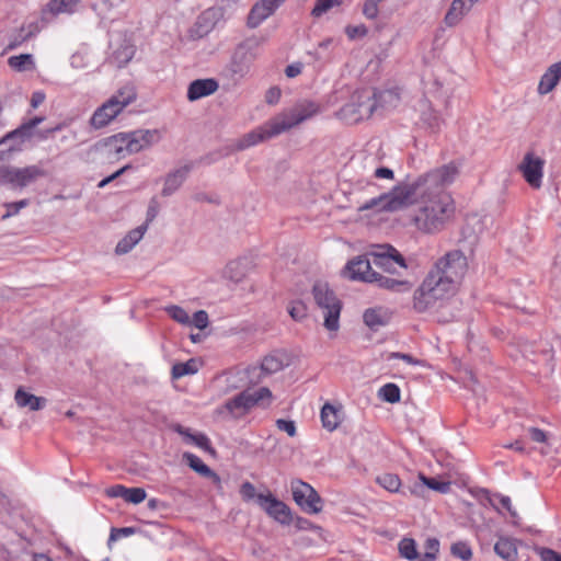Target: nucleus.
<instances>
[{"instance_id":"8","label":"nucleus","mask_w":561,"mask_h":561,"mask_svg":"<svg viewBox=\"0 0 561 561\" xmlns=\"http://www.w3.org/2000/svg\"><path fill=\"white\" fill-rule=\"evenodd\" d=\"M137 93L134 87L125 85L113 94L106 102L99 106L90 118V124L95 129L107 126L125 107L136 101Z\"/></svg>"},{"instance_id":"7","label":"nucleus","mask_w":561,"mask_h":561,"mask_svg":"<svg viewBox=\"0 0 561 561\" xmlns=\"http://www.w3.org/2000/svg\"><path fill=\"white\" fill-rule=\"evenodd\" d=\"M454 295L455 294L444 286L443 283H439L435 276L427 273L413 291L411 307L416 313H425Z\"/></svg>"},{"instance_id":"47","label":"nucleus","mask_w":561,"mask_h":561,"mask_svg":"<svg viewBox=\"0 0 561 561\" xmlns=\"http://www.w3.org/2000/svg\"><path fill=\"white\" fill-rule=\"evenodd\" d=\"M422 481L425 485H427L430 489L439 491V492H446L449 488L448 483L446 482H439L433 478H426L424 476H421Z\"/></svg>"},{"instance_id":"57","label":"nucleus","mask_w":561,"mask_h":561,"mask_svg":"<svg viewBox=\"0 0 561 561\" xmlns=\"http://www.w3.org/2000/svg\"><path fill=\"white\" fill-rule=\"evenodd\" d=\"M130 168V165H124L123 168H121L119 170H117L116 172H114L113 174H111L110 176L103 179L98 187L100 188H103L105 187L107 184H110L112 181H114L115 179H117L119 175L124 174L128 169Z\"/></svg>"},{"instance_id":"35","label":"nucleus","mask_w":561,"mask_h":561,"mask_svg":"<svg viewBox=\"0 0 561 561\" xmlns=\"http://www.w3.org/2000/svg\"><path fill=\"white\" fill-rule=\"evenodd\" d=\"M378 394L381 400L389 402V403H397L401 399L400 388L396 383H392V382L383 385L379 389Z\"/></svg>"},{"instance_id":"36","label":"nucleus","mask_w":561,"mask_h":561,"mask_svg":"<svg viewBox=\"0 0 561 561\" xmlns=\"http://www.w3.org/2000/svg\"><path fill=\"white\" fill-rule=\"evenodd\" d=\"M8 64L11 68L18 71H24L34 67L32 55L22 54L19 56H11L8 59Z\"/></svg>"},{"instance_id":"50","label":"nucleus","mask_w":561,"mask_h":561,"mask_svg":"<svg viewBox=\"0 0 561 561\" xmlns=\"http://www.w3.org/2000/svg\"><path fill=\"white\" fill-rule=\"evenodd\" d=\"M193 323L196 328L203 330L208 325V314L204 310H199L193 316Z\"/></svg>"},{"instance_id":"32","label":"nucleus","mask_w":561,"mask_h":561,"mask_svg":"<svg viewBox=\"0 0 561 561\" xmlns=\"http://www.w3.org/2000/svg\"><path fill=\"white\" fill-rule=\"evenodd\" d=\"M398 548H399V553L402 558L410 560V561H413V560L420 561L421 553L417 552L416 542L414 539L403 538L399 542Z\"/></svg>"},{"instance_id":"43","label":"nucleus","mask_w":561,"mask_h":561,"mask_svg":"<svg viewBox=\"0 0 561 561\" xmlns=\"http://www.w3.org/2000/svg\"><path fill=\"white\" fill-rule=\"evenodd\" d=\"M167 311L170 317L179 323L186 324L190 322L188 313L179 306H171L167 308Z\"/></svg>"},{"instance_id":"51","label":"nucleus","mask_w":561,"mask_h":561,"mask_svg":"<svg viewBox=\"0 0 561 561\" xmlns=\"http://www.w3.org/2000/svg\"><path fill=\"white\" fill-rule=\"evenodd\" d=\"M240 494L245 501L252 500L253 497L257 499L259 495L255 493V488L251 482L242 483L240 488Z\"/></svg>"},{"instance_id":"9","label":"nucleus","mask_w":561,"mask_h":561,"mask_svg":"<svg viewBox=\"0 0 561 561\" xmlns=\"http://www.w3.org/2000/svg\"><path fill=\"white\" fill-rule=\"evenodd\" d=\"M313 300L321 309L324 318L323 325L331 332L340 329V314L342 311V301L327 283L317 282L312 287Z\"/></svg>"},{"instance_id":"18","label":"nucleus","mask_w":561,"mask_h":561,"mask_svg":"<svg viewBox=\"0 0 561 561\" xmlns=\"http://www.w3.org/2000/svg\"><path fill=\"white\" fill-rule=\"evenodd\" d=\"M126 142H127L126 133H118L116 135H113L111 137H107L101 141H99L95 145V149L104 150L108 154H113L114 158L121 159L128 154L127 149H125V147L127 145Z\"/></svg>"},{"instance_id":"25","label":"nucleus","mask_w":561,"mask_h":561,"mask_svg":"<svg viewBox=\"0 0 561 561\" xmlns=\"http://www.w3.org/2000/svg\"><path fill=\"white\" fill-rule=\"evenodd\" d=\"M173 430L179 433L185 440V443L194 445L207 453L214 454L215 449L213 448L209 438L203 433H191L188 428L183 427L182 425H175Z\"/></svg>"},{"instance_id":"41","label":"nucleus","mask_w":561,"mask_h":561,"mask_svg":"<svg viewBox=\"0 0 561 561\" xmlns=\"http://www.w3.org/2000/svg\"><path fill=\"white\" fill-rule=\"evenodd\" d=\"M341 0H317L311 14L316 18L321 16L334 5H339Z\"/></svg>"},{"instance_id":"38","label":"nucleus","mask_w":561,"mask_h":561,"mask_svg":"<svg viewBox=\"0 0 561 561\" xmlns=\"http://www.w3.org/2000/svg\"><path fill=\"white\" fill-rule=\"evenodd\" d=\"M451 554L461 559L462 561H469L472 558V550L467 542L457 541L451 545Z\"/></svg>"},{"instance_id":"11","label":"nucleus","mask_w":561,"mask_h":561,"mask_svg":"<svg viewBox=\"0 0 561 561\" xmlns=\"http://www.w3.org/2000/svg\"><path fill=\"white\" fill-rule=\"evenodd\" d=\"M370 255L373 263L383 272L381 276L398 277L401 275V277L410 279L398 270L408 271L409 264L394 247L390 244L377 245V250L370 252Z\"/></svg>"},{"instance_id":"6","label":"nucleus","mask_w":561,"mask_h":561,"mask_svg":"<svg viewBox=\"0 0 561 561\" xmlns=\"http://www.w3.org/2000/svg\"><path fill=\"white\" fill-rule=\"evenodd\" d=\"M467 268L466 255L460 250H453L440 257L428 273L456 294Z\"/></svg>"},{"instance_id":"61","label":"nucleus","mask_w":561,"mask_h":561,"mask_svg":"<svg viewBox=\"0 0 561 561\" xmlns=\"http://www.w3.org/2000/svg\"><path fill=\"white\" fill-rule=\"evenodd\" d=\"M500 504L501 506L506 510L512 517H516L517 513L512 506V501L508 496H500Z\"/></svg>"},{"instance_id":"48","label":"nucleus","mask_w":561,"mask_h":561,"mask_svg":"<svg viewBox=\"0 0 561 561\" xmlns=\"http://www.w3.org/2000/svg\"><path fill=\"white\" fill-rule=\"evenodd\" d=\"M391 358L402 359L407 364L413 365V366H421L423 364V362L421 359H417V358L411 356L410 354H404V353H399V352L391 353L389 355V359H391Z\"/></svg>"},{"instance_id":"45","label":"nucleus","mask_w":561,"mask_h":561,"mask_svg":"<svg viewBox=\"0 0 561 561\" xmlns=\"http://www.w3.org/2000/svg\"><path fill=\"white\" fill-rule=\"evenodd\" d=\"M368 33V30L367 27L364 25V24H359V25H347L345 27V34L347 35V37L353 41L357 37H364L366 36Z\"/></svg>"},{"instance_id":"13","label":"nucleus","mask_w":561,"mask_h":561,"mask_svg":"<svg viewBox=\"0 0 561 561\" xmlns=\"http://www.w3.org/2000/svg\"><path fill=\"white\" fill-rule=\"evenodd\" d=\"M44 175V170L37 165L0 168V182H5L12 190H23Z\"/></svg>"},{"instance_id":"63","label":"nucleus","mask_w":561,"mask_h":561,"mask_svg":"<svg viewBox=\"0 0 561 561\" xmlns=\"http://www.w3.org/2000/svg\"><path fill=\"white\" fill-rule=\"evenodd\" d=\"M506 448H510V449H514V450H517V451H523L524 450V446L523 444L519 442V440H516L510 445H506L505 446Z\"/></svg>"},{"instance_id":"59","label":"nucleus","mask_w":561,"mask_h":561,"mask_svg":"<svg viewBox=\"0 0 561 561\" xmlns=\"http://www.w3.org/2000/svg\"><path fill=\"white\" fill-rule=\"evenodd\" d=\"M134 247V243H131L127 237L123 238L116 245V253L117 254H125L128 251H130Z\"/></svg>"},{"instance_id":"29","label":"nucleus","mask_w":561,"mask_h":561,"mask_svg":"<svg viewBox=\"0 0 561 561\" xmlns=\"http://www.w3.org/2000/svg\"><path fill=\"white\" fill-rule=\"evenodd\" d=\"M364 322L369 328H378L381 325H386L390 320V313L386 308L376 307L367 309L364 312Z\"/></svg>"},{"instance_id":"16","label":"nucleus","mask_w":561,"mask_h":561,"mask_svg":"<svg viewBox=\"0 0 561 561\" xmlns=\"http://www.w3.org/2000/svg\"><path fill=\"white\" fill-rule=\"evenodd\" d=\"M160 139V134L158 130H135L131 133H126L127 145L125 149H127V153H137L145 148L150 147L152 144L158 142Z\"/></svg>"},{"instance_id":"30","label":"nucleus","mask_w":561,"mask_h":561,"mask_svg":"<svg viewBox=\"0 0 561 561\" xmlns=\"http://www.w3.org/2000/svg\"><path fill=\"white\" fill-rule=\"evenodd\" d=\"M190 172V167L184 165L176 171L170 173L164 181V186L162 188V195L168 196L171 195L173 192H175L183 181L185 180L186 175Z\"/></svg>"},{"instance_id":"62","label":"nucleus","mask_w":561,"mask_h":561,"mask_svg":"<svg viewBox=\"0 0 561 561\" xmlns=\"http://www.w3.org/2000/svg\"><path fill=\"white\" fill-rule=\"evenodd\" d=\"M45 101V93L42 91H36L32 94L31 98V106L33 108L38 107Z\"/></svg>"},{"instance_id":"52","label":"nucleus","mask_w":561,"mask_h":561,"mask_svg":"<svg viewBox=\"0 0 561 561\" xmlns=\"http://www.w3.org/2000/svg\"><path fill=\"white\" fill-rule=\"evenodd\" d=\"M134 533L135 530L131 527L112 528L110 534V541L118 540L119 538L133 535Z\"/></svg>"},{"instance_id":"19","label":"nucleus","mask_w":561,"mask_h":561,"mask_svg":"<svg viewBox=\"0 0 561 561\" xmlns=\"http://www.w3.org/2000/svg\"><path fill=\"white\" fill-rule=\"evenodd\" d=\"M110 497H121L127 503L139 504L147 497V493L142 488H126L122 484H116L106 490Z\"/></svg>"},{"instance_id":"58","label":"nucleus","mask_w":561,"mask_h":561,"mask_svg":"<svg viewBox=\"0 0 561 561\" xmlns=\"http://www.w3.org/2000/svg\"><path fill=\"white\" fill-rule=\"evenodd\" d=\"M376 179L393 180L394 173L391 169L386 167L377 168L374 172Z\"/></svg>"},{"instance_id":"23","label":"nucleus","mask_w":561,"mask_h":561,"mask_svg":"<svg viewBox=\"0 0 561 561\" xmlns=\"http://www.w3.org/2000/svg\"><path fill=\"white\" fill-rule=\"evenodd\" d=\"M14 401L21 409L39 411L46 405L47 400L44 397H37L27 392L23 387H19L14 393Z\"/></svg>"},{"instance_id":"54","label":"nucleus","mask_w":561,"mask_h":561,"mask_svg":"<svg viewBox=\"0 0 561 561\" xmlns=\"http://www.w3.org/2000/svg\"><path fill=\"white\" fill-rule=\"evenodd\" d=\"M282 95V91L277 87H272L267 90L265 94V100L268 104H276Z\"/></svg>"},{"instance_id":"27","label":"nucleus","mask_w":561,"mask_h":561,"mask_svg":"<svg viewBox=\"0 0 561 561\" xmlns=\"http://www.w3.org/2000/svg\"><path fill=\"white\" fill-rule=\"evenodd\" d=\"M494 551L506 561H516L518 557V541L515 538L502 536L495 542Z\"/></svg>"},{"instance_id":"60","label":"nucleus","mask_w":561,"mask_h":561,"mask_svg":"<svg viewBox=\"0 0 561 561\" xmlns=\"http://www.w3.org/2000/svg\"><path fill=\"white\" fill-rule=\"evenodd\" d=\"M302 71V64L301 62H295L291 65H288L285 69V73L288 78H295L299 76Z\"/></svg>"},{"instance_id":"44","label":"nucleus","mask_w":561,"mask_h":561,"mask_svg":"<svg viewBox=\"0 0 561 561\" xmlns=\"http://www.w3.org/2000/svg\"><path fill=\"white\" fill-rule=\"evenodd\" d=\"M381 0H366L363 5V14L368 20H375L379 13V3Z\"/></svg>"},{"instance_id":"10","label":"nucleus","mask_w":561,"mask_h":561,"mask_svg":"<svg viewBox=\"0 0 561 561\" xmlns=\"http://www.w3.org/2000/svg\"><path fill=\"white\" fill-rule=\"evenodd\" d=\"M265 400L268 405L272 400V392L268 388L262 387L255 391L245 390L226 401L220 408V412L227 411L232 417L240 419Z\"/></svg>"},{"instance_id":"4","label":"nucleus","mask_w":561,"mask_h":561,"mask_svg":"<svg viewBox=\"0 0 561 561\" xmlns=\"http://www.w3.org/2000/svg\"><path fill=\"white\" fill-rule=\"evenodd\" d=\"M344 274L352 280L376 283L379 288L394 294H409L413 288V282L401 277V275L398 277L381 276V273L371 268V263L365 255L351 260L345 266Z\"/></svg>"},{"instance_id":"21","label":"nucleus","mask_w":561,"mask_h":561,"mask_svg":"<svg viewBox=\"0 0 561 561\" xmlns=\"http://www.w3.org/2000/svg\"><path fill=\"white\" fill-rule=\"evenodd\" d=\"M183 459L185 460L186 465L196 473L210 479L218 489L221 488L220 477L215 471H213L198 456L192 453H184Z\"/></svg>"},{"instance_id":"26","label":"nucleus","mask_w":561,"mask_h":561,"mask_svg":"<svg viewBox=\"0 0 561 561\" xmlns=\"http://www.w3.org/2000/svg\"><path fill=\"white\" fill-rule=\"evenodd\" d=\"M320 419L323 428L329 432L335 431L342 422V409L331 403H324L321 408Z\"/></svg>"},{"instance_id":"1","label":"nucleus","mask_w":561,"mask_h":561,"mask_svg":"<svg viewBox=\"0 0 561 561\" xmlns=\"http://www.w3.org/2000/svg\"><path fill=\"white\" fill-rule=\"evenodd\" d=\"M454 182L426 185L417 198L416 207L410 214V225L414 229L427 236H434L444 231L456 217V201L447 186Z\"/></svg>"},{"instance_id":"15","label":"nucleus","mask_w":561,"mask_h":561,"mask_svg":"<svg viewBox=\"0 0 561 561\" xmlns=\"http://www.w3.org/2000/svg\"><path fill=\"white\" fill-rule=\"evenodd\" d=\"M543 165V159L535 156L533 152H527L522 163L518 165V169L522 172L526 182L530 186L538 188L541 185Z\"/></svg>"},{"instance_id":"39","label":"nucleus","mask_w":561,"mask_h":561,"mask_svg":"<svg viewBox=\"0 0 561 561\" xmlns=\"http://www.w3.org/2000/svg\"><path fill=\"white\" fill-rule=\"evenodd\" d=\"M261 368L267 374H274L282 370L283 362L274 355H268L263 358Z\"/></svg>"},{"instance_id":"46","label":"nucleus","mask_w":561,"mask_h":561,"mask_svg":"<svg viewBox=\"0 0 561 561\" xmlns=\"http://www.w3.org/2000/svg\"><path fill=\"white\" fill-rule=\"evenodd\" d=\"M276 426L279 431L286 432L290 437L296 435V425L294 421L278 419Z\"/></svg>"},{"instance_id":"14","label":"nucleus","mask_w":561,"mask_h":561,"mask_svg":"<svg viewBox=\"0 0 561 561\" xmlns=\"http://www.w3.org/2000/svg\"><path fill=\"white\" fill-rule=\"evenodd\" d=\"M257 504L264 512L283 525H289L293 522V514L290 507L276 499L271 492L267 494L257 495Z\"/></svg>"},{"instance_id":"49","label":"nucleus","mask_w":561,"mask_h":561,"mask_svg":"<svg viewBox=\"0 0 561 561\" xmlns=\"http://www.w3.org/2000/svg\"><path fill=\"white\" fill-rule=\"evenodd\" d=\"M539 556L541 561H561V553L550 548H541Z\"/></svg>"},{"instance_id":"2","label":"nucleus","mask_w":561,"mask_h":561,"mask_svg":"<svg viewBox=\"0 0 561 561\" xmlns=\"http://www.w3.org/2000/svg\"><path fill=\"white\" fill-rule=\"evenodd\" d=\"M459 175V165L451 161L440 167L434 168L420 176L413 182H402L394 185L388 193L381 194L376 198L360 207V210H368L380 205L382 210L397 211L408 208L412 204H417V198L428 184L436 185L439 183L455 182Z\"/></svg>"},{"instance_id":"37","label":"nucleus","mask_w":561,"mask_h":561,"mask_svg":"<svg viewBox=\"0 0 561 561\" xmlns=\"http://www.w3.org/2000/svg\"><path fill=\"white\" fill-rule=\"evenodd\" d=\"M439 551V541L436 538H427L424 542V552L420 556V561H434Z\"/></svg>"},{"instance_id":"5","label":"nucleus","mask_w":561,"mask_h":561,"mask_svg":"<svg viewBox=\"0 0 561 561\" xmlns=\"http://www.w3.org/2000/svg\"><path fill=\"white\" fill-rule=\"evenodd\" d=\"M391 91L377 93L370 89L357 90L353 93L348 103L341 107L337 117L346 124H356L369 118L378 106V100L383 99Z\"/></svg>"},{"instance_id":"56","label":"nucleus","mask_w":561,"mask_h":561,"mask_svg":"<svg viewBox=\"0 0 561 561\" xmlns=\"http://www.w3.org/2000/svg\"><path fill=\"white\" fill-rule=\"evenodd\" d=\"M293 522L298 530H311L314 527L309 519L301 516H296V518L293 517Z\"/></svg>"},{"instance_id":"3","label":"nucleus","mask_w":561,"mask_h":561,"mask_svg":"<svg viewBox=\"0 0 561 561\" xmlns=\"http://www.w3.org/2000/svg\"><path fill=\"white\" fill-rule=\"evenodd\" d=\"M319 112V107L311 102L301 103L288 111H284L267 121L262 126L245 134L240 140L239 148L255 146L266 139L278 136L284 131L299 125Z\"/></svg>"},{"instance_id":"34","label":"nucleus","mask_w":561,"mask_h":561,"mask_svg":"<svg viewBox=\"0 0 561 561\" xmlns=\"http://www.w3.org/2000/svg\"><path fill=\"white\" fill-rule=\"evenodd\" d=\"M245 262L242 260H236L227 264L225 273L230 279L240 282L245 276Z\"/></svg>"},{"instance_id":"12","label":"nucleus","mask_w":561,"mask_h":561,"mask_svg":"<svg viewBox=\"0 0 561 561\" xmlns=\"http://www.w3.org/2000/svg\"><path fill=\"white\" fill-rule=\"evenodd\" d=\"M290 490L295 503L307 514H319L323 510V500L314 488L300 480L290 482Z\"/></svg>"},{"instance_id":"42","label":"nucleus","mask_w":561,"mask_h":561,"mask_svg":"<svg viewBox=\"0 0 561 561\" xmlns=\"http://www.w3.org/2000/svg\"><path fill=\"white\" fill-rule=\"evenodd\" d=\"M288 312L294 320L301 321L307 317V306L302 301H293Z\"/></svg>"},{"instance_id":"53","label":"nucleus","mask_w":561,"mask_h":561,"mask_svg":"<svg viewBox=\"0 0 561 561\" xmlns=\"http://www.w3.org/2000/svg\"><path fill=\"white\" fill-rule=\"evenodd\" d=\"M528 434H529L531 440L535 443L542 444V443H547V440H548L547 433L540 428L530 427V428H528Z\"/></svg>"},{"instance_id":"33","label":"nucleus","mask_w":561,"mask_h":561,"mask_svg":"<svg viewBox=\"0 0 561 561\" xmlns=\"http://www.w3.org/2000/svg\"><path fill=\"white\" fill-rule=\"evenodd\" d=\"M376 482L385 490L396 493L401 488V480L394 473H382L377 477Z\"/></svg>"},{"instance_id":"28","label":"nucleus","mask_w":561,"mask_h":561,"mask_svg":"<svg viewBox=\"0 0 561 561\" xmlns=\"http://www.w3.org/2000/svg\"><path fill=\"white\" fill-rule=\"evenodd\" d=\"M44 121V117L36 116L25 123H23L19 128L8 133L0 139V145L5 144L11 139H20V141H24L32 134V129L35 128Z\"/></svg>"},{"instance_id":"20","label":"nucleus","mask_w":561,"mask_h":561,"mask_svg":"<svg viewBox=\"0 0 561 561\" xmlns=\"http://www.w3.org/2000/svg\"><path fill=\"white\" fill-rule=\"evenodd\" d=\"M473 0H453L444 22L447 26L453 27L459 24L462 19L470 12L474 5Z\"/></svg>"},{"instance_id":"22","label":"nucleus","mask_w":561,"mask_h":561,"mask_svg":"<svg viewBox=\"0 0 561 561\" xmlns=\"http://www.w3.org/2000/svg\"><path fill=\"white\" fill-rule=\"evenodd\" d=\"M218 90V82L215 79H197L190 83L187 99L196 101L208 96Z\"/></svg>"},{"instance_id":"64","label":"nucleus","mask_w":561,"mask_h":561,"mask_svg":"<svg viewBox=\"0 0 561 561\" xmlns=\"http://www.w3.org/2000/svg\"><path fill=\"white\" fill-rule=\"evenodd\" d=\"M156 215V209L153 207H150L149 208V211H148V216H149V220H151Z\"/></svg>"},{"instance_id":"55","label":"nucleus","mask_w":561,"mask_h":561,"mask_svg":"<svg viewBox=\"0 0 561 561\" xmlns=\"http://www.w3.org/2000/svg\"><path fill=\"white\" fill-rule=\"evenodd\" d=\"M145 231H146V226H140V227L129 231L126 237L135 245L141 240Z\"/></svg>"},{"instance_id":"17","label":"nucleus","mask_w":561,"mask_h":561,"mask_svg":"<svg viewBox=\"0 0 561 561\" xmlns=\"http://www.w3.org/2000/svg\"><path fill=\"white\" fill-rule=\"evenodd\" d=\"M282 3L283 1L280 0H261L256 2L248 15V26L252 28L257 27L264 20L271 16Z\"/></svg>"},{"instance_id":"40","label":"nucleus","mask_w":561,"mask_h":561,"mask_svg":"<svg viewBox=\"0 0 561 561\" xmlns=\"http://www.w3.org/2000/svg\"><path fill=\"white\" fill-rule=\"evenodd\" d=\"M30 205V201L24 198L18 202L4 203L3 207L5 208V214L2 216V219H8L10 217L16 216L21 209L27 207Z\"/></svg>"},{"instance_id":"31","label":"nucleus","mask_w":561,"mask_h":561,"mask_svg":"<svg viewBox=\"0 0 561 561\" xmlns=\"http://www.w3.org/2000/svg\"><path fill=\"white\" fill-rule=\"evenodd\" d=\"M198 360L191 358L185 363H176L172 366L171 375L174 379H180L186 375H194L198 371Z\"/></svg>"},{"instance_id":"24","label":"nucleus","mask_w":561,"mask_h":561,"mask_svg":"<svg viewBox=\"0 0 561 561\" xmlns=\"http://www.w3.org/2000/svg\"><path fill=\"white\" fill-rule=\"evenodd\" d=\"M561 79V60L551 65L541 76L538 84V93L545 95L551 92Z\"/></svg>"}]
</instances>
